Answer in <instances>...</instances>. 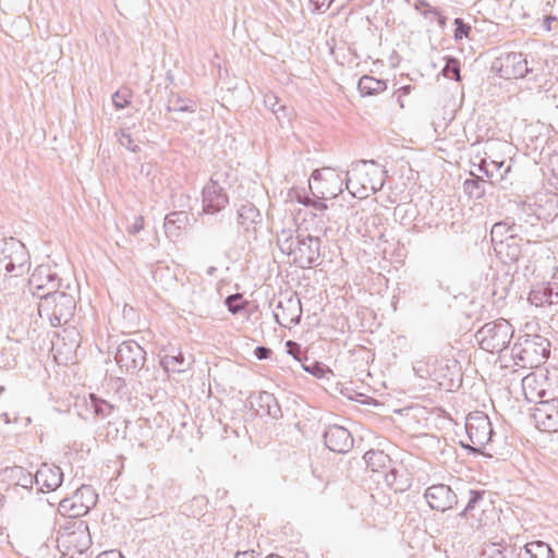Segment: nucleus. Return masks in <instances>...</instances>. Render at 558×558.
Masks as SVG:
<instances>
[{
  "instance_id": "obj_13",
  "label": "nucleus",
  "mask_w": 558,
  "mask_h": 558,
  "mask_svg": "<svg viewBox=\"0 0 558 558\" xmlns=\"http://www.w3.org/2000/svg\"><path fill=\"white\" fill-rule=\"evenodd\" d=\"M325 444L331 451L343 453L352 448L353 438L347 428L332 425L325 433Z\"/></svg>"
},
{
  "instance_id": "obj_36",
  "label": "nucleus",
  "mask_w": 558,
  "mask_h": 558,
  "mask_svg": "<svg viewBox=\"0 0 558 558\" xmlns=\"http://www.w3.org/2000/svg\"><path fill=\"white\" fill-rule=\"evenodd\" d=\"M400 92L403 94V95H409L410 92H411V87L410 86H404L400 89Z\"/></svg>"
},
{
  "instance_id": "obj_34",
  "label": "nucleus",
  "mask_w": 558,
  "mask_h": 558,
  "mask_svg": "<svg viewBox=\"0 0 558 558\" xmlns=\"http://www.w3.org/2000/svg\"><path fill=\"white\" fill-rule=\"evenodd\" d=\"M169 360H172V361H174L177 363H181L183 361V355L180 352L178 356H167L166 357V363H169L170 362Z\"/></svg>"
},
{
  "instance_id": "obj_19",
  "label": "nucleus",
  "mask_w": 558,
  "mask_h": 558,
  "mask_svg": "<svg viewBox=\"0 0 558 558\" xmlns=\"http://www.w3.org/2000/svg\"><path fill=\"white\" fill-rule=\"evenodd\" d=\"M364 459L372 472H381L390 463V457L381 450H369L365 453Z\"/></svg>"
},
{
  "instance_id": "obj_1",
  "label": "nucleus",
  "mask_w": 558,
  "mask_h": 558,
  "mask_svg": "<svg viewBox=\"0 0 558 558\" xmlns=\"http://www.w3.org/2000/svg\"><path fill=\"white\" fill-rule=\"evenodd\" d=\"M76 298L74 294L56 291L41 298L39 314L47 317L51 325L60 326L68 323L74 314Z\"/></svg>"
},
{
  "instance_id": "obj_21",
  "label": "nucleus",
  "mask_w": 558,
  "mask_h": 558,
  "mask_svg": "<svg viewBox=\"0 0 558 558\" xmlns=\"http://www.w3.org/2000/svg\"><path fill=\"white\" fill-rule=\"evenodd\" d=\"M525 550L532 558H553L550 547L541 541L527 543Z\"/></svg>"
},
{
  "instance_id": "obj_9",
  "label": "nucleus",
  "mask_w": 558,
  "mask_h": 558,
  "mask_svg": "<svg viewBox=\"0 0 558 558\" xmlns=\"http://www.w3.org/2000/svg\"><path fill=\"white\" fill-rule=\"evenodd\" d=\"M303 369L315 376L317 379L325 380V389L329 393H340L350 400H357L355 395L351 393L347 388L343 389L341 384L336 380V375L329 366L320 362H315L312 365H303Z\"/></svg>"
},
{
  "instance_id": "obj_20",
  "label": "nucleus",
  "mask_w": 558,
  "mask_h": 558,
  "mask_svg": "<svg viewBox=\"0 0 558 558\" xmlns=\"http://www.w3.org/2000/svg\"><path fill=\"white\" fill-rule=\"evenodd\" d=\"M386 89V83L373 76H363L359 81V90L364 96H373L383 93Z\"/></svg>"
},
{
  "instance_id": "obj_5",
  "label": "nucleus",
  "mask_w": 558,
  "mask_h": 558,
  "mask_svg": "<svg viewBox=\"0 0 558 558\" xmlns=\"http://www.w3.org/2000/svg\"><path fill=\"white\" fill-rule=\"evenodd\" d=\"M28 270V257L22 245L5 244L0 253V272L12 277L23 276Z\"/></svg>"
},
{
  "instance_id": "obj_17",
  "label": "nucleus",
  "mask_w": 558,
  "mask_h": 558,
  "mask_svg": "<svg viewBox=\"0 0 558 558\" xmlns=\"http://www.w3.org/2000/svg\"><path fill=\"white\" fill-rule=\"evenodd\" d=\"M319 257V245L318 240L313 241L310 239V243L301 242L294 252L293 262L301 268H310L313 263Z\"/></svg>"
},
{
  "instance_id": "obj_24",
  "label": "nucleus",
  "mask_w": 558,
  "mask_h": 558,
  "mask_svg": "<svg viewBox=\"0 0 558 558\" xmlns=\"http://www.w3.org/2000/svg\"><path fill=\"white\" fill-rule=\"evenodd\" d=\"M90 399L94 402V410L97 416L107 415L113 410L112 404L108 403L102 399L96 398L94 395H90Z\"/></svg>"
},
{
  "instance_id": "obj_39",
  "label": "nucleus",
  "mask_w": 558,
  "mask_h": 558,
  "mask_svg": "<svg viewBox=\"0 0 558 558\" xmlns=\"http://www.w3.org/2000/svg\"><path fill=\"white\" fill-rule=\"evenodd\" d=\"M469 184H475V181L474 180H466L465 181V185H469Z\"/></svg>"
},
{
  "instance_id": "obj_42",
  "label": "nucleus",
  "mask_w": 558,
  "mask_h": 558,
  "mask_svg": "<svg viewBox=\"0 0 558 558\" xmlns=\"http://www.w3.org/2000/svg\"><path fill=\"white\" fill-rule=\"evenodd\" d=\"M314 179H315V181H319L322 179V177L315 175Z\"/></svg>"
},
{
  "instance_id": "obj_35",
  "label": "nucleus",
  "mask_w": 558,
  "mask_h": 558,
  "mask_svg": "<svg viewBox=\"0 0 558 558\" xmlns=\"http://www.w3.org/2000/svg\"><path fill=\"white\" fill-rule=\"evenodd\" d=\"M236 558H253L252 554L244 551L242 554H238Z\"/></svg>"
},
{
  "instance_id": "obj_16",
  "label": "nucleus",
  "mask_w": 558,
  "mask_h": 558,
  "mask_svg": "<svg viewBox=\"0 0 558 558\" xmlns=\"http://www.w3.org/2000/svg\"><path fill=\"white\" fill-rule=\"evenodd\" d=\"M547 386V379L543 375L532 373L522 379V390L529 401L544 397Z\"/></svg>"
},
{
  "instance_id": "obj_30",
  "label": "nucleus",
  "mask_w": 558,
  "mask_h": 558,
  "mask_svg": "<svg viewBox=\"0 0 558 558\" xmlns=\"http://www.w3.org/2000/svg\"><path fill=\"white\" fill-rule=\"evenodd\" d=\"M482 498V494L478 493V492H471V498L468 502V506L464 510V513H469L470 511H472L475 507V504Z\"/></svg>"
},
{
  "instance_id": "obj_2",
  "label": "nucleus",
  "mask_w": 558,
  "mask_h": 558,
  "mask_svg": "<svg viewBox=\"0 0 558 558\" xmlns=\"http://www.w3.org/2000/svg\"><path fill=\"white\" fill-rule=\"evenodd\" d=\"M63 548L61 558H83L92 546V537L88 525L84 521H75L63 529L58 537Z\"/></svg>"
},
{
  "instance_id": "obj_37",
  "label": "nucleus",
  "mask_w": 558,
  "mask_h": 558,
  "mask_svg": "<svg viewBox=\"0 0 558 558\" xmlns=\"http://www.w3.org/2000/svg\"><path fill=\"white\" fill-rule=\"evenodd\" d=\"M316 208L319 210H325L327 207L325 204L319 203Z\"/></svg>"
},
{
  "instance_id": "obj_26",
  "label": "nucleus",
  "mask_w": 558,
  "mask_h": 558,
  "mask_svg": "<svg viewBox=\"0 0 558 558\" xmlns=\"http://www.w3.org/2000/svg\"><path fill=\"white\" fill-rule=\"evenodd\" d=\"M226 304L230 312L233 314L242 311L245 306V302L242 301L241 294H233L227 298Z\"/></svg>"
},
{
  "instance_id": "obj_29",
  "label": "nucleus",
  "mask_w": 558,
  "mask_h": 558,
  "mask_svg": "<svg viewBox=\"0 0 558 558\" xmlns=\"http://www.w3.org/2000/svg\"><path fill=\"white\" fill-rule=\"evenodd\" d=\"M286 347L290 355H292L295 360H300L301 348L298 343L293 341H288L286 343Z\"/></svg>"
},
{
  "instance_id": "obj_10",
  "label": "nucleus",
  "mask_w": 558,
  "mask_h": 558,
  "mask_svg": "<svg viewBox=\"0 0 558 558\" xmlns=\"http://www.w3.org/2000/svg\"><path fill=\"white\" fill-rule=\"evenodd\" d=\"M527 72V61L521 52L508 53L500 60L499 73L506 80L522 78Z\"/></svg>"
},
{
  "instance_id": "obj_6",
  "label": "nucleus",
  "mask_w": 558,
  "mask_h": 558,
  "mask_svg": "<svg viewBox=\"0 0 558 558\" xmlns=\"http://www.w3.org/2000/svg\"><path fill=\"white\" fill-rule=\"evenodd\" d=\"M518 355L522 361V366L527 368L537 367L543 364L549 356V342L541 337L535 336L525 339L518 348Z\"/></svg>"
},
{
  "instance_id": "obj_7",
  "label": "nucleus",
  "mask_w": 558,
  "mask_h": 558,
  "mask_svg": "<svg viewBox=\"0 0 558 558\" xmlns=\"http://www.w3.org/2000/svg\"><path fill=\"white\" fill-rule=\"evenodd\" d=\"M471 445L466 447L480 451L492 438L493 429L488 417L482 413L471 414L465 423Z\"/></svg>"
},
{
  "instance_id": "obj_28",
  "label": "nucleus",
  "mask_w": 558,
  "mask_h": 558,
  "mask_svg": "<svg viewBox=\"0 0 558 558\" xmlns=\"http://www.w3.org/2000/svg\"><path fill=\"white\" fill-rule=\"evenodd\" d=\"M119 142L122 146H124L131 150L136 149V145L133 144V140H132L131 135L126 134L125 132H121Z\"/></svg>"
},
{
  "instance_id": "obj_31",
  "label": "nucleus",
  "mask_w": 558,
  "mask_h": 558,
  "mask_svg": "<svg viewBox=\"0 0 558 558\" xmlns=\"http://www.w3.org/2000/svg\"><path fill=\"white\" fill-rule=\"evenodd\" d=\"M132 351V347L130 344L123 343L117 354V360L119 363L124 362V354L130 353Z\"/></svg>"
},
{
  "instance_id": "obj_33",
  "label": "nucleus",
  "mask_w": 558,
  "mask_h": 558,
  "mask_svg": "<svg viewBox=\"0 0 558 558\" xmlns=\"http://www.w3.org/2000/svg\"><path fill=\"white\" fill-rule=\"evenodd\" d=\"M97 558H123V556L118 551H105L97 556Z\"/></svg>"
},
{
  "instance_id": "obj_18",
  "label": "nucleus",
  "mask_w": 558,
  "mask_h": 558,
  "mask_svg": "<svg viewBox=\"0 0 558 558\" xmlns=\"http://www.w3.org/2000/svg\"><path fill=\"white\" fill-rule=\"evenodd\" d=\"M386 483L396 492H404L411 487L412 478L405 470L392 469L385 476Z\"/></svg>"
},
{
  "instance_id": "obj_11",
  "label": "nucleus",
  "mask_w": 558,
  "mask_h": 558,
  "mask_svg": "<svg viewBox=\"0 0 558 558\" xmlns=\"http://www.w3.org/2000/svg\"><path fill=\"white\" fill-rule=\"evenodd\" d=\"M425 498L430 508L437 511H446L452 508L457 501L456 494L449 486L444 484L430 486L426 490Z\"/></svg>"
},
{
  "instance_id": "obj_41",
  "label": "nucleus",
  "mask_w": 558,
  "mask_h": 558,
  "mask_svg": "<svg viewBox=\"0 0 558 558\" xmlns=\"http://www.w3.org/2000/svg\"><path fill=\"white\" fill-rule=\"evenodd\" d=\"M499 227H500V225H495L493 230H492V233H494Z\"/></svg>"
},
{
  "instance_id": "obj_15",
  "label": "nucleus",
  "mask_w": 558,
  "mask_h": 558,
  "mask_svg": "<svg viewBox=\"0 0 558 558\" xmlns=\"http://www.w3.org/2000/svg\"><path fill=\"white\" fill-rule=\"evenodd\" d=\"M63 474L60 468L43 464L35 475L36 484L41 492L56 490L62 483Z\"/></svg>"
},
{
  "instance_id": "obj_12",
  "label": "nucleus",
  "mask_w": 558,
  "mask_h": 558,
  "mask_svg": "<svg viewBox=\"0 0 558 558\" xmlns=\"http://www.w3.org/2000/svg\"><path fill=\"white\" fill-rule=\"evenodd\" d=\"M204 211L215 214L228 204V196L222 187L214 180H210L203 191Z\"/></svg>"
},
{
  "instance_id": "obj_8",
  "label": "nucleus",
  "mask_w": 558,
  "mask_h": 558,
  "mask_svg": "<svg viewBox=\"0 0 558 558\" xmlns=\"http://www.w3.org/2000/svg\"><path fill=\"white\" fill-rule=\"evenodd\" d=\"M532 417L535 427L541 432H558V397L537 402L533 408Z\"/></svg>"
},
{
  "instance_id": "obj_3",
  "label": "nucleus",
  "mask_w": 558,
  "mask_h": 558,
  "mask_svg": "<svg viewBox=\"0 0 558 558\" xmlns=\"http://www.w3.org/2000/svg\"><path fill=\"white\" fill-rule=\"evenodd\" d=\"M511 325L506 320L488 323L477 332L480 347L489 353L505 350L512 338Z\"/></svg>"
},
{
  "instance_id": "obj_4",
  "label": "nucleus",
  "mask_w": 558,
  "mask_h": 558,
  "mask_svg": "<svg viewBox=\"0 0 558 558\" xmlns=\"http://www.w3.org/2000/svg\"><path fill=\"white\" fill-rule=\"evenodd\" d=\"M97 495L95 490L83 485L69 498H64L59 504V512L70 518H78L88 512L95 506Z\"/></svg>"
},
{
  "instance_id": "obj_14",
  "label": "nucleus",
  "mask_w": 558,
  "mask_h": 558,
  "mask_svg": "<svg viewBox=\"0 0 558 558\" xmlns=\"http://www.w3.org/2000/svg\"><path fill=\"white\" fill-rule=\"evenodd\" d=\"M381 180L374 181L372 177H348L345 185L349 192L357 198H366L377 189L381 187Z\"/></svg>"
},
{
  "instance_id": "obj_38",
  "label": "nucleus",
  "mask_w": 558,
  "mask_h": 558,
  "mask_svg": "<svg viewBox=\"0 0 558 558\" xmlns=\"http://www.w3.org/2000/svg\"><path fill=\"white\" fill-rule=\"evenodd\" d=\"M266 558H282V557L279 555H276V554H270Z\"/></svg>"
},
{
  "instance_id": "obj_22",
  "label": "nucleus",
  "mask_w": 558,
  "mask_h": 558,
  "mask_svg": "<svg viewBox=\"0 0 558 558\" xmlns=\"http://www.w3.org/2000/svg\"><path fill=\"white\" fill-rule=\"evenodd\" d=\"M50 282L51 278L46 271L41 268L36 269L31 278H29V286L34 293L39 292L45 288V282Z\"/></svg>"
},
{
  "instance_id": "obj_25",
  "label": "nucleus",
  "mask_w": 558,
  "mask_h": 558,
  "mask_svg": "<svg viewBox=\"0 0 558 558\" xmlns=\"http://www.w3.org/2000/svg\"><path fill=\"white\" fill-rule=\"evenodd\" d=\"M444 75L448 78L460 81V64L458 60L450 59L445 69Z\"/></svg>"
},
{
  "instance_id": "obj_27",
  "label": "nucleus",
  "mask_w": 558,
  "mask_h": 558,
  "mask_svg": "<svg viewBox=\"0 0 558 558\" xmlns=\"http://www.w3.org/2000/svg\"><path fill=\"white\" fill-rule=\"evenodd\" d=\"M454 25H456V29H454V38L456 39H462V38L469 36L471 27L469 25L464 24L461 19H456Z\"/></svg>"
},
{
  "instance_id": "obj_32",
  "label": "nucleus",
  "mask_w": 558,
  "mask_h": 558,
  "mask_svg": "<svg viewBox=\"0 0 558 558\" xmlns=\"http://www.w3.org/2000/svg\"><path fill=\"white\" fill-rule=\"evenodd\" d=\"M255 355L259 360L268 359L270 355V350L264 347H257L255 349Z\"/></svg>"
},
{
  "instance_id": "obj_23",
  "label": "nucleus",
  "mask_w": 558,
  "mask_h": 558,
  "mask_svg": "<svg viewBox=\"0 0 558 558\" xmlns=\"http://www.w3.org/2000/svg\"><path fill=\"white\" fill-rule=\"evenodd\" d=\"M132 99V92L128 88H120L113 95V104L118 109L129 106Z\"/></svg>"
},
{
  "instance_id": "obj_40",
  "label": "nucleus",
  "mask_w": 558,
  "mask_h": 558,
  "mask_svg": "<svg viewBox=\"0 0 558 558\" xmlns=\"http://www.w3.org/2000/svg\"><path fill=\"white\" fill-rule=\"evenodd\" d=\"M546 22H557L555 17H547Z\"/></svg>"
}]
</instances>
